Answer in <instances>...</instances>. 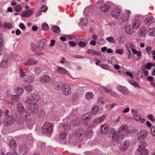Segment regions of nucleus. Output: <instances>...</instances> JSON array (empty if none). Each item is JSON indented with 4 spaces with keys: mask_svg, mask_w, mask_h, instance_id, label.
I'll return each mask as SVG.
<instances>
[{
    "mask_svg": "<svg viewBox=\"0 0 155 155\" xmlns=\"http://www.w3.org/2000/svg\"><path fill=\"white\" fill-rule=\"evenodd\" d=\"M61 90L63 94L66 96L70 95L71 92L70 86L66 84H64L62 85Z\"/></svg>",
    "mask_w": 155,
    "mask_h": 155,
    "instance_id": "obj_4",
    "label": "nucleus"
},
{
    "mask_svg": "<svg viewBox=\"0 0 155 155\" xmlns=\"http://www.w3.org/2000/svg\"><path fill=\"white\" fill-rule=\"evenodd\" d=\"M87 20L86 19H83L81 21V24L84 26L86 25L87 23Z\"/></svg>",
    "mask_w": 155,
    "mask_h": 155,
    "instance_id": "obj_53",
    "label": "nucleus"
},
{
    "mask_svg": "<svg viewBox=\"0 0 155 155\" xmlns=\"http://www.w3.org/2000/svg\"><path fill=\"white\" fill-rule=\"evenodd\" d=\"M53 31L56 33H58L60 32V30L59 27L55 26L52 28Z\"/></svg>",
    "mask_w": 155,
    "mask_h": 155,
    "instance_id": "obj_45",
    "label": "nucleus"
},
{
    "mask_svg": "<svg viewBox=\"0 0 155 155\" xmlns=\"http://www.w3.org/2000/svg\"><path fill=\"white\" fill-rule=\"evenodd\" d=\"M110 135H111L112 140L113 141H119L120 139L122 138L121 134L119 133L118 131V133H117L116 131L114 129H112L110 132Z\"/></svg>",
    "mask_w": 155,
    "mask_h": 155,
    "instance_id": "obj_3",
    "label": "nucleus"
},
{
    "mask_svg": "<svg viewBox=\"0 0 155 155\" xmlns=\"http://www.w3.org/2000/svg\"><path fill=\"white\" fill-rule=\"evenodd\" d=\"M140 18L138 16L135 17L132 23V27L135 29L139 28L140 27Z\"/></svg>",
    "mask_w": 155,
    "mask_h": 155,
    "instance_id": "obj_5",
    "label": "nucleus"
},
{
    "mask_svg": "<svg viewBox=\"0 0 155 155\" xmlns=\"http://www.w3.org/2000/svg\"><path fill=\"white\" fill-rule=\"evenodd\" d=\"M47 41L45 39H43L41 40L39 43L40 47L42 49L44 48L45 45L47 44Z\"/></svg>",
    "mask_w": 155,
    "mask_h": 155,
    "instance_id": "obj_35",
    "label": "nucleus"
},
{
    "mask_svg": "<svg viewBox=\"0 0 155 155\" xmlns=\"http://www.w3.org/2000/svg\"><path fill=\"white\" fill-rule=\"evenodd\" d=\"M28 107L27 109V112H28L30 110V113L32 114L36 115L38 114L39 111L38 109V106L37 103H34L28 104L27 106Z\"/></svg>",
    "mask_w": 155,
    "mask_h": 155,
    "instance_id": "obj_1",
    "label": "nucleus"
},
{
    "mask_svg": "<svg viewBox=\"0 0 155 155\" xmlns=\"http://www.w3.org/2000/svg\"><path fill=\"white\" fill-rule=\"evenodd\" d=\"M20 76L21 77H24L25 76V73L24 72L23 70L21 68H20Z\"/></svg>",
    "mask_w": 155,
    "mask_h": 155,
    "instance_id": "obj_57",
    "label": "nucleus"
},
{
    "mask_svg": "<svg viewBox=\"0 0 155 155\" xmlns=\"http://www.w3.org/2000/svg\"><path fill=\"white\" fill-rule=\"evenodd\" d=\"M22 9V8L20 5H18L15 6V10L16 12H20Z\"/></svg>",
    "mask_w": 155,
    "mask_h": 155,
    "instance_id": "obj_54",
    "label": "nucleus"
},
{
    "mask_svg": "<svg viewBox=\"0 0 155 155\" xmlns=\"http://www.w3.org/2000/svg\"><path fill=\"white\" fill-rule=\"evenodd\" d=\"M67 133L66 132L62 133L60 135V137L61 139H64L66 137Z\"/></svg>",
    "mask_w": 155,
    "mask_h": 155,
    "instance_id": "obj_52",
    "label": "nucleus"
},
{
    "mask_svg": "<svg viewBox=\"0 0 155 155\" xmlns=\"http://www.w3.org/2000/svg\"><path fill=\"white\" fill-rule=\"evenodd\" d=\"M38 61L34 59H29L25 64V65L30 66L32 65H35L37 63Z\"/></svg>",
    "mask_w": 155,
    "mask_h": 155,
    "instance_id": "obj_22",
    "label": "nucleus"
},
{
    "mask_svg": "<svg viewBox=\"0 0 155 155\" xmlns=\"http://www.w3.org/2000/svg\"><path fill=\"white\" fill-rule=\"evenodd\" d=\"M129 145V141H126L123 142L121 145L120 150L122 151H124L128 147Z\"/></svg>",
    "mask_w": 155,
    "mask_h": 155,
    "instance_id": "obj_25",
    "label": "nucleus"
},
{
    "mask_svg": "<svg viewBox=\"0 0 155 155\" xmlns=\"http://www.w3.org/2000/svg\"><path fill=\"white\" fill-rule=\"evenodd\" d=\"M88 54H92L93 55H100V52L97 51H95L93 49H89L87 51Z\"/></svg>",
    "mask_w": 155,
    "mask_h": 155,
    "instance_id": "obj_26",
    "label": "nucleus"
},
{
    "mask_svg": "<svg viewBox=\"0 0 155 155\" xmlns=\"http://www.w3.org/2000/svg\"><path fill=\"white\" fill-rule=\"evenodd\" d=\"M126 46L127 48H128L127 46L129 47L131 49V50L134 48V45L131 43H129L127 45H126Z\"/></svg>",
    "mask_w": 155,
    "mask_h": 155,
    "instance_id": "obj_62",
    "label": "nucleus"
},
{
    "mask_svg": "<svg viewBox=\"0 0 155 155\" xmlns=\"http://www.w3.org/2000/svg\"><path fill=\"white\" fill-rule=\"evenodd\" d=\"M117 88L122 94H127L128 93L127 89L124 86L118 85L117 86Z\"/></svg>",
    "mask_w": 155,
    "mask_h": 155,
    "instance_id": "obj_12",
    "label": "nucleus"
},
{
    "mask_svg": "<svg viewBox=\"0 0 155 155\" xmlns=\"http://www.w3.org/2000/svg\"><path fill=\"white\" fill-rule=\"evenodd\" d=\"M105 117L104 115H103L100 117H98L96 119H94L93 121V124H92L90 125V127H94L95 126L94 124H97L102 122L103 121L104 119H105Z\"/></svg>",
    "mask_w": 155,
    "mask_h": 155,
    "instance_id": "obj_10",
    "label": "nucleus"
},
{
    "mask_svg": "<svg viewBox=\"0 0 155 155\" xmlns=\"http://www.w3.org/2000/svg\"><path fill=\"white\" fill-rule=\"evenodd\" d=\"M106 39L110 42L115 43V41L114 38L112 37H108L106 38Z\"/></svg>",
    "mask_w": 155,
    "mask_h": 155,
    "instance_id": "obj_48",
    "label": "nucleus"
},
{
    "mask_svg": "<svg viewBox=\"0 0 155 155\" xmlns=\"http://www.w3.org/2000/svg\"><path fill=\"white\" fill-rule=\"evenodd\" d=\"M91 117L92 116L90 114L87 113L84 114L82 117V123L86 126L87 125V122L91 118Z\"/></svg>",
    "mask_w": 155,
    "mask_h": 155,
    "instance_id": "obj_8",
    "label": "nucleus"
},
{
    "mask_svg": "<svg viewBox=\"0 0 155 155\" xmlns=\"http://www.w3.org/2000/svg\"><path fill=\"white\" fill-rule=\"evenodd\" d=\"M148 33L150 36H155V28H150L148 31Z\"/></svg>",
    "mask_w": 155,
    "mask_h": 155,
    "instance_id": "obj_38",
    "label": "nucleus"
},
{
    "mask_svg": "<svg viewBox=\"0 0 155 155\" xmlns=\"http://www.w3.org/2000/svg\"><path fill=\"white\" fill-rule=\"evenodd\" d=\"M40 81L45 83H47L51 81L50 77L47 75H43L40 78Z\"/></svg>",
    "mask_w": 155,
    "mask_h": 155,
    "instance_id": "obj_15",
    "label": "nucleus"
},
{
    "mask_svg": "<svg viewBox=\"0 0 155 155\" xmlns=\"http://www.w3.org/2000/svg\"><path fill=\"white\" fill-rule=\"evenodd\" d=\"M94 97V94L92 92H88L85 94L86 98L87 100H90Z\"/></svg>",
    "mask_w": 155,
    "mask_h": 155,
    "instance_id": "obj_36",
    "label": "nucleus"
},
{
    "mask_svg": "<svg viewBox=\"0 0 155 155\" xmlns=\"http://www.w3.org/2000/svg\"><path fill=\"white\" fill-rule=\"evenodd\" d=\"M31 49L33 52L36 54H37L38 55H44V53L43 52H40V53L37 52L36 51V49L37 48V47L35 44H32L31 45Z\"/></svg>",
    "mask_w": 155,
    "mask_h": 155,
    "instance_id": "obj_29",
    "label": "nucleus"
},
{
    "mask_svg": "<svg viewBox=\"0 0 155 155\" xmlns=\"http://www.w3.org/2000/svg\"><path fill=\"white\" fill-rule=\"evenodd\" d=\"M47 10V7L46 6L43 5L41 8V11L42 12H45Z\"/></svg>",
    "mask_w": 155,
    "mask_h": 155,
    "instance_id": "obj_61",
    "label": "nucleus"
},
{
    "mask_svg": "<svg viewBox=\"0 0 155 155\" xmlns=\"http://www.w3.org/2000/svg\"><path fill=\"white\" fill-rule=\"evenodd\" d=\"M14 121V118L11 115L8 116L5 119L3 124L6 126H8L12 124Z\"/></svg>",
    "mask_w": 155,
    "mask_h": 155,
    "instance_id": "obj_6",
    "label": "nucleus"
},
{
    "mask_svg": "<svg viewBox=\"0 0 155 155\" xmlns=\"http://www.w3.org/2000/svg\"><path fill=\"white\" fill-rule=\"evenodd\" d=\"M79 47L80 48H85L86 46V43L83 41H80L78 42V44Z\"/></svg>",
    "mask_w": 155,
    "mask_h": 155,
    "instance_id": "obj_44",
    "label": "nucleus"
},
{
    "mask_svg": "<svg viewBox=\"0 0 155 155\" xmlns=\"http://www.w3.org/2000/svg\"><path fill=\"white\" fill-rule=\"evenodd\" d=\"M4 27L8 28H12V25L9 23H6L4 25Z\"/></svg>",
    "mask_w": 155,
    "mask_h": 155,
    "instance_id": "obj_59",
    "label": "nucleus"
},
{
    "mask_svg": "<svg viewBox=\"0 0 155 155\" xmlns=\"http://www.w3.org/2000/svg\"><path fill=\"white\" fill-rule=\"evenodd\" d=\"M120 10L117 7L115 8L111 12L112 16L115 18H117L120 15Z\"/></svg>",
    "mask_w": 155,
    "mask_h": 155,
    "instance_id": "obj_9",
    "label": "nucleus"
},
{
    "mask_svg": "<svg viewBox=\"0 0 155 155\" xmlns=\"http://www.w3.org/2000/svg\"><path fill=\"white\" fill-rule=\"evenodd\" d=\"M128 126L126 124L122 125L118 130L119 133L122 134L123 136L125 135V131L128 129Z\"/></svg>",
    "mask_w": 155,
    "mask_h": 155,
    "instance_id": "obj_13",
    "label": "nucleus"
},
{
    "mask_svg": "<svg viewBox=\"0 0 155 155\" xmlns=\"http://www.w3.org/2000/svg\"><path fill=\"white\" fill-rule=\"evenodd\" d=\"M152 49V47L150 46H148L146 47V50L148 54H151V51Z\"/></svg>",
    "mask_w": 155,
    "mask_h": 155,
    "instance_id": "obj_55",
    "label": "nucleus"
},
{
    "mask_svg": "<svg viewBox=\"0 0 155 155\" xmlns=\"http://www.w3.org/2000/svg\"><path fill=\"white\" fill-rule=\"evenodd\" d=\"M131 12L129 10L125 11L124 13L123 14L121 18L122 21L124 22L127 21L130 18L129 16Z\"/></svg>",
    "mask_w": 155,
    "mask_h": 155,
    "instance_id": "obj_7",
    "label": "nucleus"
},
{
    "mask_svg": "<svg viewBox=\"0 0 155 155\" xmlns=\"http://www.w3.org/2000/svg\"><path fill=\"white\" fill-rule=\"evenodd\" d=\"M15 121L18 124L21 125L24 123L22 118L19 117H17L15 119Z\"/></svg>",
    "mask_w": 155,
    "mask_h": 155,
    "instance_id": "obj_40",
    "label": "nucleus"
},
{
    "mask_svg": "<svg viewBox=\"0 0 155 155\" xmlns=\"http://www.w3.org/2000/svg\"><path fill=\"white\" fill-rule=\"evenodd\" d=\"M100 66L101 68L105 69L108 70L109 68L108 66L106 64H100Z\"/></svg>",
    "mask_w": 155,
    "mask_h": 155,
    "instance_id": "obj_60",
    "label": "nucleus"
},
{
    "mask_svg": "<svg viewBox=\"0 0 155 155\" xmlns=\"http://www.w3.org/2000/svg\"><path fill=\"white\" fill-rule=\"evenodd\" d=\"M57 73L61 74H66L68 71L64 68L60 67H58L57 70Z\"/></svg>",
    "mask_w": 155,
    "mask_h": 155,
    "instance_id": "obj_27",
    "label": "nucleus"
},
{
    "mask_svg": "<svg viewBox=\"0 0 155 155\" xmlns=\"http://www.w3.org/2000/svg\"><path fill=\"white\" fill-rule=\"evenodd\" d=\"M27 148L26 146H21L19 149V152L21 155H25L27 152Z\"/></svg>",
    "mask_w": 155,
    "mask_h": 155,
    "instance_id": "obj_21",
    "label": "nucleus"
},
{
    "mask_svg": "<svg viewBox=\"0 0 155 155\" xmlns=\"http://www.w3.org/2000/svg\"><path fill=\"white\" fill-rule=\"evenodd\" d=\"M147 145V143L145 141H142L140 142L137 150L138 152H141L142 150H143Z\"/></svg>",
    "mask_w": 155,
    "mask_h": 155,
    "instance_id": "obj_24",
    "label": "nucleus"
},
{
    "mask_svg": "<svg viewBox=\"0 0 155 155\" xmlns=\"http://www.w3.org/2000/svg\"><path fill=\"white\" fill-rule=\"evenodd\" d=\"M84 131V130L83 128L78 129L75 131V135L77 136H81Z\"/></svg>",
    "mask_w": 155,
    "mask_h": 155,
    "instance_id": "obj_31",
    "label": "nucleus"
},
{
    "mask_svg": "<svg viewBox=\"0 0 155 155\" xmlns=\"http://www.w3.org/2000/svg\"><path fill=\"white\" fill-rule=\"evenodd\" d=\"M147 29L145 28H141L139 30V35L140 37L145 36L146 34Z\"/></svg>",
    "mask_w": 155,
    "mask_h": 155,
    "instance_id": "obj_32",
    "label": "nucleus"
},
{
    "mask_svg": "<svg viewBox=\"0 0 155 155\" xmlns=\"http://www.w3.org/2000/svg\"><path fill=\"white\" fill-rule=\"evenodd\" d=\"M99 110V107L98 105H95L92 108L91 110V113L93 114H96Z\"/></svg>",
    "mask_w": 155,
    "mask_h": 155,
    "instance_id": "obj_33",
    "label": "nucleus"
},
{
    "mask_svg": "<svg viewBox=\"0 0 155 155\" xmlns=\"http://www.w3.org/2000/svg\"><path fill=\"white\" fill-rule=\"evenodd\" d=\"M141 152L140 155H147L149 152V150L147 149H145Z\"/></svg>",
    "mask_w": 155,
    "mask_h": 155,
    "instance_id": "obj_46",
    "label": "nucleus"
},
{
    "mask_svg": "<svg viewBox=\"0 0 155 155\" xmlns=\"http://www.w3.org/2000/svg\"><path fill=\"white\" fill-rule=\"evenodd\" d=\"M110 8V5L107 4H104L102 5V6L100 8L101 11L102 12H107Z\"/></svg>",
    "mask_w": 155,
    "mask_h": 155,
    "instance_id": "obj_23",
    "label": "nucleus"
},
{
    "mask_svg": "<svg viewBox=\"0 0 155 155\" xmlns=\"http://www.w3.org/2000/svg\"><path fill=\"white\" fill-rule=\"evenodd\" d=\"M25 88L27 91L30 92L34 90V87L33 86L29 85H26L25 86Z\"/></svg>",
    "mask_w": 155,
    "mask_h": 155,
    "instance_id": "obj_41",
    "label": "nucleus"
},
{
    "mask_svg": "<svg viewBox=\"0 0 155 155\" xmlns=\"http://www.w3.org/2000/svg\"><path fill=\"white\" fill-rule=\"evenodd\" d=\"M124 49H118L115 50V52L120 54L121 55L124 53Z\"/></svg>",
    "mask_w": 155,
    "mask_h": 155,
    "instance_id": "obj_50",
    "label": "nucleus"
},
{
    "mask_svg": "<svg viewBox=\"0 0 155 155\" xmlns=\"http://www.w3.org/2000/svg\"><path fill=\"white\" fill-rule=\"evenodd\" d=\"M26 112V114L25 116V120L27 122H30L31 121L32 119L29 114L28 113V112Z\"/></svg>",
    "mask_w": 155,
    "mask_h": 155,
    "instance_id": "obj_42",
    "label": "nucleus"
},
{
    "mask_svg": "<svg viewBox=\"0 0 155 155\" xmlns=\"http://www.w3.org/2000/svg\"><path fill=\"white\" fill-rule=\"evenodd\" d=\"M33 13V11L32 9L26 10L23 12L21 15L22 17L25 18L28 17L32 15Z\"/></svg>",
    "mask_w": 155,
    "mask_h": 155,
    "instance_id": "obj_17",
    "label": "nucleus"
},
{
    "mask_svg": "<svg viewBox=\"0 0 155 155\" xmlns=\"http://www.w3.org/2000/svg\"><path fill=\"white\" fill-rule=\"evenodd\" d=\"M42 28L44 30H48L49 28L48 25L45 23H44L42 25Z\"/></svg>",
    "mask_w": 155,
    "mask_h": 155,
    "instance_id": "obj_49",
    "label": "nucleus"
},
{
    "mask_svg": "<svg viewBox=\"0 0 155 155\" xmlns=\"http://www.w3.org/2000/svg\"><path fill=\"white\" fill-rule=\"evenodd\" d=\"M134 28H131L130 26H127L125 28L126 32L129 34H132L134 31Z\"/></svg>",
    "mask_w": 155,
    "mask_h": 155,
    "instance_id": "obj_30",
    "label": "nucleus"
},
{
    "mask_svg": "<svg viewBox=\"0 0 155 155\" xmlns=\"http://www.w3.org/2000/svg\"><path fill=\"white\" fill-rule=\"evenodd\" d=\"M7 58H4L0 64V66L2 67H5L7 64Z\"/></svg>",
    "mask_w": 155,
    "mask_h": 155,
    "instance_id": "obj_39",
    "label": "nucleus"
},
{
    "mask_svg": "<svg viewBox=\"0 0 155 155\" xmlns=\"http://www.w3.org/2000/svg\"><path fill=\"white\" fill-rule=\"evenodd\" d=\"M109 126L108 124H104L101 126L100 132L102 134H104L109 130Z\"/></svg>",
    "mask_w": 155,
    "mask_h": 155,
    "instance_id": "obj_14",
    "label": "nucleus"
},
{
    "mask_svg": "<svg viewBox=\"0 0 155 155\" xmlns=\"http://www.w3.org/2000/svg\"><path fill=\"white\" fill-rule=\"evenodd\" d=\"M129 82L130 84L135 87H138L139 86V85L138 83L133 81H130Z\"/></svg>",
    "mask_w": 155,
    "mask_h": 155,
    "instance_id": "obj_56",
    "label": "nucleus"
},
{
    "mask_svg": "<svg viewBox=\"0 0 155 155\" xmlns=\"http://www.w3.org/2000/svg\"><path fill=\"white\" fill-rule=\"evenodd\" d=\"M9 145L12 150H15L17 147V144L15 141L14 139L10 140L9 142Z\"/></svg>",
    "mask_w": 155,
    "mask_h": 155,
    "instance_id": "obj_18",
    "label": "nucleus"
},
{
    "mask_svg": "<svg viewBox=\"0 0 155 155\" xmlns=\"http://www.w3.org/2000/svg\"><path fill=\"white\" fill-rule=\"evenodd\" d=\"M17 110L19 113L21 114H23L25 113V109L22 104L19 103L17 105Z\"/></svg>",
    "mask_w": 155,
    "mask_h": 155,
    "instance_id": "obj_11",
    "label": "nucleus"
},
{
    "mask_svg": "<svg viewBox=\"0 0 155 155\" xmlns=\"http://www.w3.org/2000/svg\"><path fill=\"white\" fill-rule=\"evenodd\" d=\"M34 100V97L33 96L28 97L27 100L25 101V103L26 104H30L31 102H33Z\"/></svg>",
    "mask_w": 155,
    "mask_h": 155,
    "instance_id": "obj_37",
    "label": "nucleus"
},
{
    "mask_svg": "<svg viewBox=\"0 0 155 155\" xmlns=\"http://www.w3.org/2000/svg\"><path fill=\"white\" fill-rule=\"evenodd\" d=\"M148 117L149 118L150 120L152 122H154L155 119L154 118L153 116L152 115H148Z\"/></svg>",
    "mask_w": 155,
    "mask_h": 155,
    "instance_id": "obj_64",
    "label": "nucleus"
},
{
    "mask_svg": "<svg viewBox=\"0 0 155 155\" xmlns=\"http://www.w3.org/2000/svg\"><path fill=\"white\" fill-rule=\"evenodd\" d=\"M148 131L146 130H143L140 131L138 135V138L141 140V139H145L147 137Z\"/></svg>",
    "mask_w": 155,
    "mask_h": 155,
    "instance_id": "obj_16",
    "label": "nucleus"
},
{
    "mask_svg": "<svg viewBox=\"0 0 155 155\" xmlns=\"http://www.w3.org/2000/svg\"><path fill=\"white\" fill-rule=\"evenodd\" d=\"M131 112L134 115V118L136 121H139L141 118V116L140 114L138 113V110L133 109L131 110Z\"/></svg>",
    "mask_w": 155,
    "mask_h": 155,
    "instance_id": "obj_19",
    "label": "nucleus"
},
{
    "mask_svg": "<svg viewBox=\"0 0 155 155\" xmlns=\"http://www.w3.org/2000/svg\"><path fill=\"white\" fill-rule=\"evenodd\" d=\"M25 81L28 83H32L34 81V77L31 75H28L25 78Z\"/></svg>",
    "mask_w": 155,
    "mask_h": 155,
    "instance_id": "obj_28",
    "label": "nucleus"
},
{
    "mask_svg": "<svg viewBox=\"0 0 155 155\" xmlns=\"http://www.w3.org/2000/svg\"><path fill=\"white\" fill-rule=\"evenodd\" d=\"M15 92L19 95H21L24 92V90L21 87H17L15 89Z\"/></svg>",
    "mask_w": 155,
    "mask_h": 155,
    "instance_id": "obj_34",
    "label": "nucleus"
},
{
    "mask_svg": "<svg viewBox=\"0 0 155 155\" xmlns=\"http://www.w3.org/2000/svg\"><path fill=\"white\" fill-rule=\"evenodd\" d=\"M85 134L88 137H90L93 135V133L91 130H87Z\"/></svg>",
    "mask_w": 155,
    "mask_h": 155,
    "instance_id": "obj_43",
    "label": "nucleus"
},
{
    "mask_svg": "<svg viewBox=\"0 0 155 155\" xmlns=\"http://www.w3.org/2000/svg\"><path fill=\"white\" fill-rule=\"evenodd\" d=\"M75 39L79 41H82L84 40V38L82 36H78L76 37Z\"/></svg>",
    "mask_w": 155,
    "mask_h": 155,
    "instance_id": "obj_51",
    "label": "nucleus"
},
{
    "mask_svg": "<svg viewBox=\"0 0 155 155\" xmlns=\"http://www.w3.org/2000/svg\"><path fill=\"white\" fill-rule=\"evenodd\" d=\"M20 98V97L18 95H14L12 97V100L16 101H19Z\"/></svg>",
    "mask_w": 155,
    "mask_h": 155,
    "instance_id": "obj_47",
    "label": "nucleus"
},
{
    "mask_svg": "<svg viewBox=\"0 0 155 155\" xmlns=\"http://www.w3.org/2000/svg\"><path fill=\"white\" fill-rule=\"evenodd\" d=\"M151 131L152 135L155 136V127H152L151 128Z\"/></svg>",
    "mask_w": 155,
    "mask_h": 155,
    "instance_id": "obj_63",
    "label": "nucleus"
},
{
    "mask_svg": "<svg viewBox=\"0 0 155 155\" xmlns=\"http://www.w3.org/2000/svg\"><path fill=\"white\" fill-rule=\"evenodd\" d=\"M154 21V19L152 16H149L146 18L144 20V23L147 25H151Z\"/></svg>",
    "mask_w": 155,
    "mask_h": 155,
    "instance_id": "obj_20",
    "label": "nucleus"
},
{
    "mask_svg": "<svg viewBox=\"0 0 155 155\" xmlns=\"http://www.w3.org/2000/svg\"><path fill=\"white\" fill-rule=\"evenodd\" d=\"M71 124L72 125H77L79 124V122L78 121L77 119H75L72 121Z\"/></svg>",
    "mask_w": 155,
    "mask_h": 155,
    "instance_id": "obj_58",
    "label": "nucleus"
},
{
    "mask_svg": "<svg viewBox=\"0 0 155 155\" xmlns=\"http://www.w3.org/2000/svg\"><path fill=\"white\" fill-rule=\"evenodd\" d=\"M53 126L52 124L48 122H45L42 127V132L44 133H50L52 130Z\"/></svg>",
    "mask_w": 155,
    "mask_h": 155,
    "instance_id": "obj_2",
    "label": "nucleus"
}]
</instances>
